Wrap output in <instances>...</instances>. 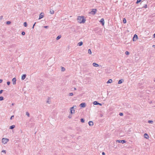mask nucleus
<instances>
[{
    "label": "nucleus",
    "mask_w": 155,
    "mask_h": 155,
    "mask_svg": "<svg viewBox=\"0 0 155 155\" xmlns=\"http://www.w3.org/2000/svg\"><path fill=\"white\" fill-rule=\"evenodd\" d=\"M93 104L94 105H98V104H99V105H101V104L98 103L97 101H94L93 103Z\"/></svg>",
    "instance_id": "9b49d317"
},
{
    "label": "nucleus",
    "mask_w": 155,
    "mask_h": 155,
    "mask_svg": "<svg viewBox=\"0 0 155 155\" xmlns=\"http://www.w3.org/2000/svg\"><path fill=\"white\" fill-rule=\"evenodd\" d=\"M125 53L127 55H128L129 54V52L128 51H126Z\"/></svg>",
    "instance_id": "2f4dec72"
},
{
    "label": "nucleus",
    "mask_w": 155,
    "mask_h": 155,
    "mask_svg": "<svg viewBox=\"0 0 155 155\" xmlns=\"http://www.w3.org/2000/svg\"><path fill=\"white\" fill-rule=\"evenodd\" d=\"M154 81L155 82V80H154Z\"/></svg>",
    "instance_id": "864d4df0"
},
{
    "label": "nucleus",
    "mask_w": 155,
    "mask_h": 155,
    "mask_svg": "<svg viewBox=\"0 0 155 155\" xmlns=\"http://www.w3.org/2000/svg\"><path fill=\"white\" fill-rule=\"evenodd\" d=\"M77 20L80 23H84L85 22L86 20L84 19L83 16H79L78 17Z\"/></svg>",
    "instance_id": "f257e3e1"
},
{
    "label": "nucleus",
    "mask_w": 155,
    "mask_h": 155,
    "mask_svg": "<svg viewBox=\"0 0 155 155\" xmlns=\"http://www.w3.org/2000/svg\"><path fill=\"white\" fill-rule=\"evenodd\" d=\"M142 0H137L136 2V4H138Z\"/></svg>",
    "instance_id": "393cba45"
},
{
    "label": "nucleus",
    "mask_w": 155,
    "mask_h": 155,
    "mask_svg": "<svg viewBox=\"0 0 155 155\" xmlns=\"http://www.w3.org/2000/svg\"><path fill=\"white\" fill-rule=\"evenodd\" d=\"M148 122L149 123H150L151 124H152L153 123V122L152 120H148Z\"/></svg>",
    "instance_id": "c756f323"
},
{
    "label": "nucleus",
    "mask_w": 155,
    "mask_h": 155,
    "mask_svg": "<svg viewBox=\"0 0 155 155\" xmlns=\"http://www.w3.org/2000/svg\"><path fill=\"white\" fill-rule=\"evenodd\" d=\"M2 152L4 153L5 154L6 153V151L5 150H2Z\"/></svg>",
    "instance_id": "473e14b6"
},
{
    "label": "nucleus",
    "mask_w": 155,
    "mask_h": 155,
    "mask_svg": "<svg viewBox=\"0 0 155 155\" xmlns=\"http://www.w3.org/2000/svg\"><path fill=\"white\" fill-rule=\"evenodd\" d=\"M14 116L13 115L11 117V118H10V119H11V120H12V119H13V118H14Z\"/></svg>",
    "instance_id": "c9c22d12"
},
{
    "label": "nucleus",
    "mask_w": 155,
    "mask_h": 155,
    "mask_svg": "<svg viewBox=\"0 0 155 155\" xmlns=\"http://www.w3.org/2000/svg\"><path fill=\"white\" fill-rule=\"evenodd\" d=\"M35 24H36V22H35V24H34V25H33V27H32V28H33H33H34V26H35Z\"/></svg>",
    "instance_id": "79ce46f5"
},
{
    "label": "nucleus",
    "mask_w": 155,
    "mask_h": 155,
    "mask_svg": "<svg viewBox=\"0 0 155 155\" xmlns=\"http://www.w3.org/2000/svg\"><path fill=\"white\" fill-rule=\"evenodd\" d=\"M88 53L90 54H91V51L90 49H89L88 50Z\"/></svg>",
    "instance_id": "b1692460"
},
{
    "label": "nucleus",
    "mask_w": 155,
    "mask_h": 155,
    "mask_svg": "<svg viewBox=\"0 0 155 155\" xmlns=\"http://www.w3.org/2000/svg\"><path fill=\"white\" fill-rule=\"evenodd\" d=\"M153 38H155V33L153 35Z\"/></svg>",
    "instance_id": "a18cd8bd"
},
{
    "label": "nucleus",
    "mask_w": 155,
    "mask_h": 155,
    "mask_svg": "<svg viewBox=\"0 0 155 155\" xmlns=\"http://www.w3.org/2000/svg\"><path fill=\"white\" fill-rule=\"evenodd\" d=\"M11 22L10 21H7L6 22V24L8 25L10 24H11Z\"/></svg>",
    "instance_id": "7c9ffc66"
},
{
    "label": "nucleus",
    "mask_w": 155,
    "mask_h": 155,
    "mask_svg": "<svg viewBox=\"0 0 155 155\" xmlns=\"http://www.w3.org/2000/svg\"><path fill=\"white\" fill-rule=\"evenodd\" d=\"M96 12L97 9H92L91 11L89 12V14L94 15L95 14Z\"/></svg>",
    "instance_id": "f03ea898"
},
{
    "label": "nucleus",
    "mask_w": 155,
    "mask_h": 155,
    "mask_svg": "<svg viewBox=\"0 0 155 155\" xmlns=\"http://www.w3.org/2000/svg\"><path fill=\"white\" fill-rule=\"evenodd\" d=\"M61 37V35H58L56 38V39L57 40H58L59 39H60Z\"/></svg>",
    "instance_id": "6ab92c4d"
},
{
    "label": "nucleus",
    "mask_w": 155,
    "mask_h": 155,
    "mask_svg": "<svg viewBox=\"0 0 155 155\" xmlns=\"http://www.w3.org/2000/svg\"><path fill=\"white\" fill-rule=\"evenodd\" d=\"M112 80L111 79H109L108 81H107V83H110L112 82Z\"/></svg>",
    "instance_id": "412c9836"
},
{
    "label": "nucleus",
    "mask_w": 155,
    "mask_h": 155,
    "mask_svg": "<svg viewBox=\"0 0 155 155\" xmlns=\"http://www.w3.org/2000/svg\"><path fill=\"white\" fill-rule=\"evenodd\" d=\"M80 106L81 107H84L86 106V104H85V103H81L80 104Z\"/></svg>",
    "instance_id": "6e6552de"
},
{
    "label": "nucleus",
    "mask_w": 155,
    "mask_h": 155,
    "mask_svg": "<svg viewBox=\"0 0 155 155\" xmlns=\"http://www.w3.org/2000/svg\"><path fill=\"white\" fill-rule=\"evenodd\" d=\"M92 64L94 67H97L99 66V65L96 63H93Z\"/></svg>",
    "instance_id": "2eb2a0df"
},
{
    "label": "nucleus",
    "mask_w": 155,
    "mask_h": 155,
    "mask_svg": "<svg viewBox=\"0 0 155 155\" xmlns=\"http://www.w3.org/2000/svg\"><path fill=\"white\" fill-rule=\"evenodd\" d=\"M84 119L83 118H81V121L82 122V123H83L84 122Z\"/></svg>",
    "instance_id": "c85d7f7f"
},
{
    "label": "nucleus",
    "mask_w": 155,
    "mask_h": 155,
    "mask_svg": "<svg viewBox=\"0 0 155 155\" xmlns=\"http://www.w3.org/2000/svg\"><path fill=\"white\" fill-rule=\"evenodd\" d=\"M9 140L8 139L3 138L2 139V142L4 144H6Z\"/></svg>",
    "instance_id": "7ed1b4c3"
},
{
    "label": "nucleus",
    "mask_w": 155,
    "mask_h": 155,
    "mask_svg": "<svg viewBox=\"0 0 155 155\" xmlns=\"http://www.w3.org/2000/svg\"><path fill=\"white\" fill-rule=\"evenodd\" d=\"M73 95V93H70L69 94V96H72V95Z\"/></svg>",
    "instance_id": "72a5a7b5"
},
{
    "label": "nucleus",
    "mask_w": 155,
    "mask_h": 155,
    "mask_svg": "<svg viewBox=\"0 0 155 155\" xmlns=\"http://www.w3.org/2000/svg\"><path fill=\"white\" fill-rule=\"evenodd\" d=\"M100 21L101 23V24H102V25H104V20L103 18L101 19Z\"/></svg>",
    "instance_id": "9d476101"
},
{
    "label": "nucleus",
    "mask_w": 155,
    "mask_h": 155,
    "mask_svg": "<svg viewBox=\"0 0 155 155\" xmlns=\"http://www.w3.org/2000/svg\"><path fill=\"white\" fill-rule=\"evenodd\" d=\"M47 103H49V104H50V103H49V102L48 101H47Z\"/></svg>",
    "instance_id": "3c124183"
},
{
    "label": "nucleus",
    "mask_w": 155,
    "mask_h": 155,
    "mask_svg": "<svg viewBox=\"0 0 155 155\" xmlns=\"http://www.w3.org/2000/svg\"><path fill=\"white\" fill-rule=\"evenodd\" d=\"M44 28H48V26H44Z\"/></svg>",
    "instance_id": "4c0bfd02"
},
{
    "label": "nucleus",
    "mask_w": 155,
    "mask_h": 155,
    "mask_svg": "<svg viewBox=\"0 0 155 155\" xmlns=\"http://www.w3.org/2000/svg\"><path fill=\"white\" fill-rule=\"evenodd\" d=\"M74 90H76V88L74 87Z\"/></svg>",
    "instance_id": "09e8293b"
},
{
    "label": "nucleus",
    "mask_w": 155,
    "mask_h": 155,
    "mask_svg": "<svg viewBox=\"0 0 155 155\" xmlns=\"http://www.w3.org/2000/svg\"><path fill=\"white\" fill-rule=\"evenodd\" d=\"M83 45V42L82 41H81L80 42L78 43V45L79 46H81Z\"/></svg>",
    "instance_id": "a211bd4d"
},
{
    "label": "nucleus",
    "mask_w": 155,
    "mask_h": 155,
    "mask_svg": "<svg viewBox=\"0 0 155 155\" xmlns=\"http://www.w3.org/2000/svg\"><path fill=\"white\" fill-rule=\"evenodd\" d=\"M44 16V13L43 12H41L39 15V19H40L42 18Z\"/></svg>",
    "instance_id": "39448f33"
},
{
    "label": "nucleus",
    "mask_w": 155,
    "mask_h": 155,
    "mask_svg": "<svg viewBox=\"0 0 155 155\" xmlns=\"http://www.w3.org/2000/svg\"><path fill=\"white\" fill-rule=\"evenodd\" d=\"M3 91V90H1L0 91V94L2 93V92Z\"/></svg>",
    "instance_id": "ea45409f"
},
{
    "label": "nucleus",
    "mask_w": 155,
    "mask_h": 155,
    "mask_svg": "<svg viewBox=\"0 0 155 155\" xmlns=\"http://www.w3.org/2000/svg\"><path fill=\"white\" fill-rule=\"evenodd\" d=\"M74 107H72L71 108V114H73L74 113V110H73Z\"/></svg>",
    "instance_id": "ddd939ff"
},
{
    "label": "nucleus",
    "mask_w": 155,
    "mask_h": 155,
    "mask_svg": "<svg viewBox=\"0 0 155 155\" xmlns=\"http://www.w3.org/2000/svg\"><path fill=\"white\" fill-rule=\"evenodd\" d=\"M26 77V75L25 74H23L21 77V79L22 80H24Z\"/></svg>",
    "instance_id": "4468645a"
},
{
    "label": "nucleus",
    "mask_w": 155,
    "mask_h": 155,
    "mask_svg": "<svg viewBox=\"0 0 155 155\" xmlns=\"http://www.w3.org/2000/svg\"><path fill=\"white\" fill-rule=\"evenodd\" d=\"M26 114L28 117H30V114H29V113L28 112H26Z\"/></svg>",
    "instance_id": "4be33fe9"
},
{
    "label": "nucleus",
    "mask_w": 155,
    "mask_h": 155,
    "mask_svg": "<svg viewBox=\"0 0 155 155\" xmlns=\"http://www.w3.org/2000/svg\"><path fill=\"white\" fill-rule=\"evenodd\" d=\"M144 137L145 138L148 139L149 137V136L147 134L145 133L144 134Z\"/></svg>",
    "instance_id": "1a4fd4ad"
},
{
    "label": "nucleus",
    "mask_w": 155,
    "mask_h": 155,
    "mask_svg": "<svg viewBox=\"0 0 155 155\" xmlns=\"http://www.w3.org/2000/svg\"><path fill=\"white\" fill-rule=\"evenodd\" d=\"M102 154L103 155H105V153H104V152H103L102 153Z\"/></svg>",
    "instance_id": "37998d69"
},
{
    "label": "nucleus",
    "mask_w": 155,
    "mask_h": 155,
    "mask_svg": "<svg viewBox=\"0 0 155 155\" xmlns=\"http://www.w3.org/2000/svg\"><path fill=\"white\" fill-rule=\"evenodd\" d=\"M119 115H120V116H123V113H119Z\"/></svg>",
    "instance_id": "e433bc0d"
},
{
    "label": "nucleus",
    "mask_w": 155,
    "mask_h": 155,
    "mask_svg": "<svg viewBox=\"0 0 155 155\" xmlns=\"http://www.w3.org/2000/svg\"><path fill=\"white\" fill-rule=\"evenodd\" d=\"M10 84V82H9V81H8L7 82V84L8 85H9Z\"/></svg>",
    "instance_id": "58836bf2"
},
{
    "label": "nucleus",
    "mask_w": 155,
    "mask_h": 155,
    "mask_svg": "<svg viewBox=\"0 0 155 155\" xmlns=\"http://www.w3.org/2000/svg\"><path fill=\"white\" fill-rule=\"evenodd\" d=\"M153 93L155 94V91H154Z\"/></svg>",
    "instance_id": "603ef678"
},
{
    "label": "nucleus",
    "mask_w": 155,
    "mask_h": 155,
    "mask_svg": "<svg viewBox=\"0 0 155 155\" xmlns=\"http://www.w3.org/2000/svg\"><path fill=\"white\" fill-rule=\"evenodd\" d=\"M21 34L22 35H24L25 34V33L24 31H22L21 33Z\"/></svg>",
    "instance_id": "f704fd0d"
},
{
    "label": "nucleus",
    "mask_w": 155,
    "mask_h": 155,
    "mask_svg": "<svg viewBox=\"0 0 155 155\" xmlns=\"http://www.w3.org/2000/svg\"><path fill=\"white\" fill-rule=\"evenodd\" d=\"M124 81V80L123 79H121L119 80V81L118 82V84H121Z\"/></svg>",
    "instance_id": "dca6fc26"
},
{
    "label": "nucleus",
    "mask_w": 155,
    "mask_h": 155,
    "mask_svg": "<svg viewBox=\"0 0 155 155\" xmlns=\"http://www.w3.org/2000/svg\"><path fill=\"white\" fill-rule=\"evenodd\" d=\"M12 105L13 106L14 105V103H12Z\"/></svg>",
    "instance_id": "8fccbe9b"
},
{
    "label": "nucleus",
    "mask_w": 155,
    "mask_h": 155,
    "mask_svg": "<svg viewBox=\"0 0 155 155\" xmlns=\"http://www.w3.org/2000/svg\"><path fill=\"white\" fill-rule=\"evenodd\" d=\"M143 7L144 8H147V5H145Z\"/></svg>",
    "instance_id": "a19ab883"
},
{
    "label": "nucleus",
    "mask_w": 155,
    "mask_h": 155,
    "mask_svg": "<svg viewBox=\"0 0 155 155\" xmlns=\"http://www.w3.org/2000/svg\"><path fill=\"white\" fill-rule=\"evenodd\" d=\"M152 47H153V48H155V45H153Z\"/></svg>",
    "instance_id": "49530a36"
},
{
    "label": "nucleus",
    "mask_w": 155,
    "mask_h": 155,
    "mask_svg": "<svg viewBox=\"0 0 155 155\" xmlns=\"http://www.w3.org/2000/svg\"><path fill=\"white\" fill-rule=\"evenodd\" d=\"M50 12L51 14H53L54 13V11L52 9H50Z\"/></svg>",
    "instance_id": "f3484780"
},
{
    "label": "nucleus",
    "mask_w": 155,
    "mask_h": 155,
    "mask_svg": "<svg viewBox=\"0 0 155 155\" xmlns=\"http://www.w3.org/2000/svg\"><path fill=\"white\" fill-rule=\"evenodd\" d=\"M116 142H117L118 143H126V141L124 140H117L116 141Z\"/></svg>",
    "instance_id": "0eeeda50"
},
{
    "label": "nucleus",
    "mask_w": 155,
    "mask_h": 155,
    "mask_svg": "<svg viewBox=\"0 0 155 155\" xmlns=\"http://www.w3.org/2000/svg\"><path fill=\"white\" fill-rule=\"evenodd\" d=\"M123 22L124 23H125L126 22V20L125 18H124V19L123 20Z\"/></svg>",
    "instance_id": "bb28decb"
},
{
    "label": "nucleus",
    "mask_w": 155,
    "mask_h": 155,
    "mask_svg": "<svg viewBox=\"0 0 155 155\" xmlns=\"http://www.w3.org/2000/svg\"><path fill=\"white\" fill-rule=\"evenodd\" d=\"M12 84L14 85L16 84V79L15 78H13L12 80Z\"/></svg>",
    "instance_id": "20e7f679"
},
{
    "label": "nucleus",
    "mask_w": 155,
    "mask_h": 155,
    "mask_svg": "<svg viewBox=\"0 0 155 155\" xmlns=\"http://www.w3.org/2000/svg\"><path fill=\"white\" fill-rule=\"evenodd\" d=\"M88 124L90 126H92L93 125V122L92 121H89L88 122Z\"/></svg>",
    "instance_id": "f8f14e48"
},
{
    "label": "nucleus",
    "mask_w": 155,
    "mask_h": 155,
    "mask_svg": "<svg viewBox=\"0 0 155 155\" xmlns=\"http://www.w3.org/2000/svg\"><path fill=\"white\" fill-rule=\"evenodd\" d=\"M138 39V38L137 35L136 34H135L133 38V41H135Z\"/></svg>",
    "instance_id": "423d86ee"
},
{
    "label": "nucleus",
    "mask_w": 155,
    "mask_h": 155,
    "mask_svg": "<svg viewBox=\"0 0 155 155\" xmlns=\"http://www.w3.org/2000/svg\"><path fill=\"white\" fill-rule=\"evenodd\" d=\"M2 82V80L0 79V83H1Z\"/></svg>",
    "instance_id": "c03bdc74"
},
{
    "label": "nucleus",
    "mask_w": 155,
    "mask_h": 155,
    "mask_svg": "<svg viewBox=\"0 0 155 155\" xmlns=\"http://www.w3.org/2000/svg\"><path fill=\"white\" fill-rule=\"evenodd\" d=\"M2 17H3L2 16H1L0 17V19H2Z\"/></svg>",
    "instance_id": "de8ad7c7"
},
{
    "label": "nucleus",
    "mask_w": 155,
    "mask_h": 155,
    "mask_svg": "<svg viewBox=\"0 0 155 155\" xmlns=\"http://www.w3.org/2000/svg\"><path fill=\"white\" fill-rule=\"evenodd\" d=\"M61 70L62 71H64L65 70V68H64L62 67H61Z\"/></svg>",
    "instance_id": "5701e85b"
},
{
    "label": "nucleus",
    "mask_w": 155,
    "mask_h": 155,
    "mask_svg": "<svg viewBox=\"0 0 155 155\" xmlns=\"http://www.w3.org/2000/svg\"><path fill=\"white\" fill-rule=\"evenodd\" d=\"M27 23L26 22H25L24 23V25L25 27H26L27 26Z\"/></svg>",
    "instance_id": "a878e982"
},
{
    "label": "nucleus",
    "mask_w": 155,
    "mask_h": 155,
    "mask_svg": "<svg viewBox=\"0 0 155 155\" xmlns=\"http://www.w3.org/2000/svg\"><path fill=\"white\" fill-rule=\"evenodd\" d=\"M4 98L3 97H0V101L3 100Z\"/></svg>",
    "instance_id": "cd10ccee"
},
{
    "label": "nucleus",
    "mask_w": 155,
    "mask_h": 155,
    "mask_svg": "<svg viewBox=\"0 0 155 155\" xmlns=\"http://www.w3.org/2000/svg\"><path fill=\"white\" fill-rule=\"evenodd\" d=\"M15 127V125H12L10 127V129H13Z\"/></svg>",
    "instance_id": "aec40b11"
}]
</instances>
